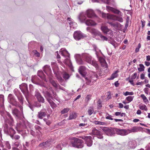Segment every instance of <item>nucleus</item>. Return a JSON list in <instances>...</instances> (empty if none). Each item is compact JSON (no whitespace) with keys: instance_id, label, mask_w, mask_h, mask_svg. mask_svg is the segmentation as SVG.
Wrapping results in <instances>:
<instances>
[{"instance_id":"obj_50","label":"nucleus","mask_w":150,"mask_h":150,"mask_svg":"<svg viewBox=\"0 0 150 150\" xmlns=\"http://www.w3.org/2000/svg\"><path fill=\"white\" fill-rule=\"evenodd\" d=\"M18 110L16 109H15L13 111V113H14L17 116H18V113L17 112H18Z\"/></svg>"},{"instance_id":"obj_33","label":"nucleus","mask_w":150,"mask_h":150,"mask_svg":"<svg viewBox=\"0 0 150 150\" xmlns=\"http://www.w3.org/2000/svg\"><path fill=\"white\" fill-rule=\"evenodd\" d=\"M134 97V96H129L126 97V100L128 101V103L131 102Z\"/></svg>"},{"instance_id":"obj_53","label":"nucleus","mask_w":150,"mask_h":150,"mask_svg":"<svg viewBox=\"0 0 150 150\" xmlns=\"http://www.w3.org/2000/svg\"><path fill=\"white\" fill-rule=\"evenodd\" d=\"M129 82L132 85L134 86V81L133 80H129Z\"/></svg>"},{"instance_id":"obj_56","label":"nucleus","mask_w":150,"mask_h":150,"mask_svg":"<svg viewBox=\"0 0 150 150\" xmlns=\"http://www.w3.org/2000/svg\"><path fill=\"white\" fill-rule=\"evenodd\" d=\"M119 107L120 108H122L123 107V105L121 103H119Z\"/></svg>"},{"instance_id":"obj_25","label":"nucleus","mask_w":150,"mask_h":150,"mask_svg":"<svg viewBox=\"0 0 150 150\" xmlns=\"http://www.w3.org/2000/svg\"><path fill=\"white\" fill-rule=\"evenodd\" d=\"M117 72L118 71H116L114 73L112 74L110 77L108 79L109 80H112L115 78L117 77L118 76Z\"/></svg>"},{"instance_id":"obj_41","label":"nucleus","mask_w":150,"mask_h":150,"mask_svg":"<svg viewBox=\"0 0 150 150\" xmlns=\"http://www.w3.org/2000/svg\"><path fill=\"white\" fill-rule=\"evenodd\" d=\"M91 98V96L90 95H88L86 96L85 98V100L87 101H88L90 100Z\"/></svg>"},{"instance_id":"obj_40","label":"nucleus","mask_w":150,"mask_h":150,"mask_svg":"<svg viewBox=\"0 0 150 150\" xmlns=\"http://www.w3.org/2000/svg\"><path fill=\"white\" fill-rule=\"evenodd\" d=\"M63 78L65 79H67L69 77V74H68L67 73L65 72L63 75Z\"/></svg>"},{"instance_id":"obj_1","label":"nucleus","mask_w":150,"mask_h":150,"mask_svg":"<svg viewBox=\"0 0 150 150\" xmlns=\"http://www.w3.org/2000/svg\"><path fill=\"white\" fill-rule=\"evenodd\" d=\"M79 18L81 22H85V24L87 25L94 26L97 25V23L93 21L90 19H87L83 13L80 14Z\"/></svg>"},{"instance_id":"obj_42","label":"nucleus","mask_w":150,"mask_h":150,"mask_svg":"<svg viewBox=\"0 0 150 150\" xmlns=\"http://www.w3.org/2000/svg\"><path fill=\"white\" fill-rule=\"evenodd\" d=\"M44 120L46 122V124L48 125H50L51 123V121L49 120H47L46 119H44Z\"/></svg>"},{"instance_id":"obj_14","label":"nucleus","mask_w":150,"mask_h":150,"mask_svg":"<svg viewBox=\"0 0 150 150\" xmlns=\"http://www.w3.org/2000/svg\"><path fill=\"white\" fill-rule=\"evenodd\" d=\"M86 14L88 17L90 18L96 16L93 11L91 9L88 10L86 11Z\"/></svg>"},{"instance_id":"obj_54","label":"nucleus","mask_w":150,"mask_h":150,"mask_svg":"<svg viewBox=\"0 0 150 150\" xmlns=\"http://www.w3.org/2000/svg\"><path fill=\"white\" fill-rule=\"evenodd\" d=\"M145 64L147 66H149L150 64V63L149 62H145Z\"/></svg>"},{"instance_id":"obj_38","label":"nucleus","mask_w":150,"mask_h":150,"mask_svg":"<svg viewBox=\"0 0 150 150\" xmlns=\"http://www.w3.org/2000/svg\"><path fill=\"white\" fill-rule=\"evenodd\" d=\"M93 112V109L92 108H91L88 110V112L89 115H91Z\"/></svg>"},{"instance_id":"obj_23","label":"nucleus","mask_w":150,"mask_h":150,"mask_svg":"<svg viewBox=\"0 0 150 150\" xmlns=\"http://www.w3.org/2000/svg\"><path fill=\"white\" fill-rule=\"evenodd\" d=\"M141 97L142 98L144 102L146 104L149 103V101L146 97L144 94H141Z\"/></svg>"},{"instance_id":"obj_21","label":"nucleus","mask_w":150,"mask_h":150,"mask_svg":"<svg viewBox=\"0 0 150 150\" xmlns=\"http://www.w3.org/2000/svg\"><path fill=\"white\" fill-rule=\"evenodd\" d=\"M75 57L78 64H81L83 63V62L81 59L80 55L76 54L75 55Z\"/></svg>"},{"instance_id":"obj_32","label":"nucleus","mask_w":150,"mask_h":150,"mask_svg":"<svg viewBox=\"0 0 150 150\" xmlns=\"http://www.w3.org/2000/svg\"><path fill=\"white\" fill-rule=\"evenodd\" d=\"M139 66V67L138 68V70L139 71H142L144 70L145 67L143 64H140Z\"/></svg>"},{"instance_id":"obj_34","label":"nucleus","mask_w":150,"mask_h":150,"mask_svg":"<svg viewBox=\"0 0 150 150\" xmlns=\"http://www.w3.org/2000/svg\"><path fill=\"white\" fill-rule=\"evenodd\" d=\"M123 95L125 96H127V95H133L134 94V93L132 91V92H128L126 91L125 93H123Z\"/></svg>"},{"instance_id":"obj_24","label":"nucleus","mask_w":150,"mask_h":150,"mask_svg":"<svg viewBox=\"0 0 150 150\" xmlns=\"http://www.w3.org/2000/svg\"><path fill=\"white\" fill-rule=\"evenodd\" d=\"M38 75L42 79H44L46 81H47L45 79V76L43 74L42 71H39L38 73Z\"/></svg>"},{"instance_id":"obj_5","label":"nucleus","mask_w":150,"mask_h":150,"mask_svg":"<svg viewBox=\"0 0 150 150\" xmlns=\"http://www.w3.org/2000/svg\"><path fill=\"white\" fill-rule=\"evenodd\" d=\"M90 32L93 34L95 35H99L103 40H107V38L105 36H103L100 33L95 29H92Z\"/></svg>"},{"instance_id":"obj_18","label":"nucleus","mask_w":150,"mask_h":150,"mask_svg":"<svg viewBox=\"0 0 150 150\" xmlns=\"http://www.w3.org/2000/svg\"><path fill=\"white\" fill-rule=\"evenodd\" d=\"M35 95L39 101L42 103H43L44 102V99L41 96L40 93H39L38 92H36Z\"/></svg>"},{"instance_id":"obj_20","label":"nucleus","mask_w":150,"mask_h":150,"mask_svg":"<svg viewBox=\"0 0 150 150\" xmlns=\"http://www.w3.org/2000/svg\"><path fill=\"white\" fill-rule=\"evenodd\" d=\"M139 127H134L130 129H127L128 134L131 133L137 132L139 130Z\"/></svg>"},{"instance_id":"obj_19","label":"nucleus","mask_w":150,"mask_h":150,"mask_svg":"<svg viewBox=\"0 0 150 150\" xmlns=\"http://www.w3.org/2000/svg\"><path fill=\"white\" fill-rule=\"evenodd\" d=\"M107 9L108 11H110L115 14H120V12L118 10L110 6H107Z\"/></svg>"},{"instance_id":"obj_63","label":"nucleus","mask_w":150,"mask_h":150,"mask_svg":"<svg viewBox=\"0 0 150 150\" xmlns=\"http://www.w3.org/2000/svg\"><path fill=\"white\" fill-rule=\"evenodd\" d=\"M146 147L147 148V150H150V143L148 144Z\"/></svg>"},{"instance_id":"obj_7","label":"nucleus","mask_w":150,"mask_h":150,"mask_svg":"<svg viewBox=\"0 0 150 150\" xmlns=\"http://www.w3.org/2000/svg\"><path fill=\"white\" fill-rule=\"evenodd\" d=\"M92 134L96 135L99 139H102L103 137L101 135L100 132L95 128L92 129Z\"/></svg>"},{"instance_id":"obj_11","label":"nucleus","mask_w":150,"mask_h":150,"mask_svg":"<svg viewBox=\"0 0 150 150\" xmlns=\"http://www.w3.org/2000/svg\"><path fill=\"white\" fill-rule=\"evenodd\" d=\"M74 38L76 40H79L83 37L82 33L80 31H76L74 35Z\"/></svg>"},{"instance_id":"obj_46","label":"nucleus","mask_w":150,"mask_h":150,"mask_svg":"<svg viewBox=\"0 0 150 150\" xmlns=\"http://www.w3.org/2000/svg\"><path fill=\"white\" fill-rule=\"evenodd\" d=\"M12 97V96L11 94H10L9 95L8 97V99H9V101L11 102H12L11 99Z\"/></svg>"},{"instance_id":"obj_22","label":"nucleus","mask_w":150,"mask_h":150,"mask_svg":"<svg viewBox=\"0 0 150 150\" xmlns=\"http://www.w3.org/2000/svg\"><path fill=\"white\" fill-rule=\"evenodd\" d=\"M51 144L50 141H47L45 142H43L42 144H40L39 145L41 146H44L45 147H49Z\"/></svg>"},{"instance_id":"obj_4","label":"nucleus","mask_w":150,"mask_h":150,"mask_svg":"<svg viewBox=\"0 0 150 150\" xmlns=\"http://www.w3.org/2000/svg\"><path fill=\"white\" fill-rule=\"evenodd\" d=\"M86 61L88 62L91 64L95 67L96 69L98 68V65L96 62L92 59L91 57L90 56H87L86 58Z\"/></svg>"},{"instance_id":"obj_12","label":"nucleus","mask_w":150,"mask_h":150,"mask_svg":"<svg viewBox=\"0 0 150 150\" xmlns=\"http://www.w3.org/2000/svg\"><path fill=\"white\" fill-rule=\"evenodd\" d=\"M103 130L108 136H112L114 134V131L112 129H110L108 127H104Z\"/></svg>"},{"instance_id":"obj_59","label":"nucleus","mask_w":150,"mask_h":150,"mask_svg":"<svg viewBox=\"0 0 150 150\" xmlns=\"http://www.w3.org/2000/svg\"><path fill=\"white\" fill-rule=\"evenodd\" d=\"M121 114V112H115V115L116 116L120 115Z\"/></svg>"},{"instance_id":"obj_39","label":"nucleus","mask_w":150,"mask_h":150,"mask_svg":"<svg viewBox=\"0 0 150 150\" xmlns=\"http://www.w3.org/2000/svg\"><path fill=\"white\" fill-rule=\"evenodd\" d=\"M69 110V108H65L63 110L61 111V113L62 114H64L68 112Z\"/></svg>"},{"instance_id":"obj_8","label":"nucleus","mask_w":150,"mask_h":150,"mask_svg":"<svg viewBox=\"0 0 150 150\" xmlns=\"http://www.w3.org/2000/svg\"><path fill=\"white\" fill-rule=\"evenodd\" d=\"M20 88L22 92L26 95H27L28 93V90L26 84L23 83L20 86Z\"/></svg>"},{"instance_id":"obj_44","label":"nucleus","mask_w":150,"mask_h":150,"mask_svg":"<svg viewBox=\"0 0 150 150\" xmlns=\"http://www.w3.org/2000/svg\"><path fill=\"white\" fill-rule=\"evenodd\" d=\"M108 14V13H102V17L104 18H107Z\"/></svg>"},{"instance_id":"obj_64","label":"nucleus","mask_w":150,"mask_h":150,"mask_svg":"<svg viewBox=\"0 0 150 150\" xmlns=\"http://www.w3.org/2000/svg\"><path fill=\"white\" fill-rule=\"evenodd\" d=\"M146 60L148 61H149L150 60V56L149 55L147 56Z\"/></svg>"},{"instance_id":"obj_29","label":"nucleus","mask_w":150,"mask_h":150,"mask_svg":"<svg viewBox=\"0 0 150 150\" xmlns=\"http://www.w3.org/2000/svg\"><path fill=\"white\" fill-rule=\"evenodd\" d=\"M50 81L51 83L52 86L56 88H57L59 87V85L57 84L53 80H50Z\"/></svg>"},{"instance_id":"obj_60","label":"nucleus","mask_w":150,"mask_h":150,"mask_svg":"<svg viewBox=\"0 0 150 150\" xmlns=\"http://www.w3.org/2000/svg\"><path fill=\"white\" fill-rule=\"evenodd\" d=\"M139 121V120L138 119H135L133 120V122H136Z\"/></svg>"},{"instance_id":"obj_9","label":"nucleus","mask_w":150,"mask_h":150,"mask_svg":"<svg viewBox=\"0 0 150 150\" xmlns=\"http://www.w3.org/2000/svg\"><path fill=\"white\" fill-rule=\"evenodd\" d=\"M117 134L122 136L126 135L128 134L127 130L117 129L116 130Z\"/></svg>"},{"instance_id":"obj_2","label":"nucleus","mask_w":150,"mask_h":150,"mask_svg":"<svg viewBox=\"0 0 150 150\" xmlns=\"http://www.w3.org/2000/svg\"><path fill=\"white\" fill-rule=\"evenodd\" d=\"M71 144L73 146L78 148H81L83 145V141L78 138H74L72 140Z\"/></svg>"},{"instance_id":"obj_48","label":"nucleus","mask_w":150,"mask_h":150,"mask_svg":"<svg viewBox=\"0 0 150 150\" xmlns=\"http://www.w3.org/2000/svg\"><path fill=\"white\" fill-rule=\"evenodd\" d=\"M141 23L142 24V27L143 28L145 24V22L144 21L142 20Z\"/></svg>"},{"instance_id":"obj_15","label":"nucleus","mask_w":150,"mask_h":150,"mask_svg":"<svg viewBox=\"0 0 150 150\" xmlns=\"http://www.w3.org/2000/svg\"><path fill=\"white\" fill-rule=\"evenodd\" d=\"M43 70L48 76H51V71L50 67L48 65L45 66L43 68Z\"/></svg>"},{"instance_id":"obj_13","label":"nucleus","mask_w":150,"mask_h":150,"mask_svg":"<svg viewBox=\"0 0 150 150\" xmlns=\"http://www.w3.org/2000/svg\"><path fill=\"white\" fill-rule=\"evenodd\" d=\"M110 24L112 28H113L114 30H116L121 28V25L117 22L113 23L112 22H108Z\"/></svg>"},{"instance_id":"obj_43","label":"nucleus","mask_w":150,"mask_h":150,"mask_svg":"<svg viewBox=\"0 0 150 150\" xmlns=\"http://www.w3.org/2000/svg\"><path fill=\"white\" fill-rule=\"evenodd\" d=\"M137 73H135L131 77V78L132 79H135L137 77Z\"/></svg>"},{"instance_id":"obj_61","label":"nucleus","mask_w":150,"mask_h":150,"mask_svg":"<svg viewBox=\"0 0 150 150\" xmlns=\"http://www.w3.org/2000/svg\"><path fill=\"white\" fill-rule=\"evenodd\" d=\"M56 54H57V57L58 58H60V55L59 54H58V51H57L56 52Z\"/></svg>"},{"instance_id":"obj_3","label":"nucleus","mask_w":150,"mask_h":150,"mask_svg":"<svg viewBox=\"0 0 150 150\" xmlns=\"http://www.w3.org/2000/svg\"><path fill=\"white\" fill-rule=\"evenodd\" d=\"M100 29L104 34H108L110 36L112 35L113 34V32L111 30L103 24H102Z\"/></svg>"},{"instance_id":"obj_35","label":"nucleus","mask_w":150,"mask_h":150,"mask_svg":"<svg viewBox=\"0 0 150 150\" xmlns=\"http://www.w3.org/2000/svg\"><path fill=\"white\" fill-rule=\"evenodd\" d=\"M4 96L2 95H0V104L3 105L4 102Z\"/></svg>"},{"instance_id":"obj_17","label":"nucleus","mask_w":150,"mask_h":150,"mask_svg":"<svg viewBox=\"0 0 150 150\" xmlns=\"http://www.w3.org/2000/svg\"><path fill=\"white\" fill-rule=\"evenodd\" d=\"M59 53L62 55V56L65 57H69V54L67 51L64 48L61 49L59 51Z\"/></svg>"},{"instance_id":"obj_49","label":"nucleus","mask_w":150,"mask_h":150,"mask_svg":"<svg viewBox=\"0 0 150 150\" xmlns=\"http://www.w3.org/2000/svg\"><path fill=\"white\" fill-rule=\"evenodd\" d=\"M144 90L145 93L147 94H148L149 89L147 88H145Z\"/></svg>"},{"instance_id":"obj_26","label":"nucleus","mask_w":150,"mask_h":150,"mask_svg":"<svg viewBox=\"0 0 150 150\" xmlns=\"http://www.w3.org/2000/svg\"><path fill=\"white\" fill-rule=\"evenodd\" d=\"M77 115L76 113L74 112H72L70 115L69 120H72L76 118Z\"/></svg>"},{"instance_id":"obj_52","label":"nucleus","mask_w":150,"mask_h":150,"mask_svg":"<svg viewBox=\"0 0 150 150\" xmlns=\"http://www.w3.org/2000/svg\"><path fill=\"white\" fill-rule=\"evenodd\" d=\"M145 75L144 74H142L141 75L140 78L142 79H144Z\"/></svg>"},{"instance_id":"obj_58","label":"nucleus","mask_w":150,"mask_h":150,"mask_svg":"<svg viewBox=\"0 0 150 150\" xmlns=\"http://www.w3.org/2000/svg\"><path fill=\"white\" fill-rule=\"evenodd\" d=\"M143 82L141 81V82H139L137 83L136 85H142Z\"/></svg>"},{"instance_id":"obj_6","label":"nucleus","mask_w":150,"mask_h":150,"mask_svg":"<svg viewBox=\"0 0 150 150\" xmlns=\"http://www.w3.org/2000/svg\"><path fill=\"white\" fill-rule=\"evenodd\" d=\"M81 138L85 141L86 144L88 146H91L93 142L91 136L82 137Z\"/></svg>"},{"instance_id":"obj_31","label":"nucleus","mask_w":150,"mask_h":150,"mask_svg":"<svg viewBox=\"0 0 150 150\" xmlns=\"http://www.w3.org/2000/svg\"><path fill=\"white\" fill-rule=\"evenodd\" d=\"M139 108L142 110H144L145 111H147L148 110L146 106L144 104L139 105Z\"/></svg>"},{"instance_id":"obj_36","label":"nucleus","mask_w":150,"mask_h":150,"mask_svg":"<svg viewBox=\"0 0 150 150\" xmlns=\"http://www.w3.org/2000/svg\"><path fill=\"white\" fill-rule=\"evenodd\" d=\"M99 61L100 62L102 63L103 64L105 65L106 64V63L105 59L102 57H100L99 59Z\"/></svg>"},{"instance_id":"obj_30","label":"nucleus","mask_w":150,"mask_h":150,"mask_svg":"<svg viewBox=\"0 0 150 150\" xmlns=\"http://www.w3.org/2000/svg\"><path fill=\"white\" fill-rule=\"evenodd\" d=\"M46 113L44 112L41 111L38 113V117L42 119L43 117H45L46 115Z\"/></svg>"},{"instance_id":"obj_51","label":"nucleus","mask_w":150,"mask_h":150,"mask_svg":"<svg viewBox=\"0 0 150 150\" xmlns=\"http://www.w3.org/2000/svg\"><path fill=\"white\" fill-rule=\"evenodd\" d=\"M57 78L59 81H62V79L60 76H57Z\"/></svg>"},{"instance_id":"obj_47","label":"nucleus","mask_w":150,"mask_h":150,"mask_svg":"<svg viewBox=\"0 0 150 150\" xmlns=\"http://www.w3.org/2000/svg\"><path fill=\"white\" fill-rule=\"evenodd\" d=\"M106 118L110 120H112L113 119L111 115H108V116L106 117Z\"/></svg>"},{"instance_id":"obj_10","label":"nucleus","mask_w":150,"mask_h":150,"mask_svg":"<svg viewBox=\"0 0 150 150\" xmlns=\"http://www.w3.org/2000/svg\"><path fill=\"white\" fill-rule=\"evenodd\" d=\"M50 93H50H49L48 92L46 91L45 93V97L47 99L48 101L50 103L51 107L53 108L55 106V104L52 102H51L49 99L51 98L52 94Z\"/></svg>"},{"instance_id":"obj_37","label":"nucleus","mask_w":150,"mask_h":150,"mask_svg":"<svg viewBox=\"0 0 150 150\" xmlns=\"http://www.w3.org/2000/svg\"><path fill=\"white\" fill-rule=\"evenodd\" d=\"M115 20L120 22H122L123 21V19L120 16L119 17H116Z\"/></svg>"},{"instance_id":"obj_45","label":"nucleus","mask_w":150,"mask_h":150,"mask_svg":"<svg viewBox=\"0 0 150 150\" xmlns=\"http://www.w3.org/2000/svg\"><path fill=\"white\" fill-rule=\"evenodd\" d=\"M33 52L35 54V55L38 57H39L40 56V54L37 52L36 50L33 51Z\"/></svg>"},{"instance_id":"obj_27","label":"nucleus","mask_w":150,"mask_h":150,"mask_svg":"<svg viewBox=\"0 0 150 150\" xmlns=\"http://www.w3.org/2000/svg\"><path fill=\"white\" fill-rule=\"evenodd\" d=\"M116 18V16L113 15L108 14V16L107 18L109 20H115Z\"/></svg>"},{"instance_id":"obj_16","label":"nucleus","mask_w":150,"mask_h":150,"mask_svg":"<svg viewBox=\"0 0 150 150\" xmlns=\"http://www.w3.org/2000/svg\"><path fill=\"white\" fill-rule=\"evenodd\" d=\"M86 69L85 67L83 66L81 67L79 69V72L83 76H85L86 74Z\"/></svg>"},{"instance_id":"obj_55","label":"nucleus","mask_w":150,"mask_h":150,"mask_svg":"<svg viewBox=\"0 0 150 150\" xmlns=\"http://www.w3.org/2000/svg\"><path fill=\"white\" fill-rule=\"evenodd\" d=\"M115 85L116 87H118L119 85V83L118 81H116L115 83Z\"/></svg>"},{"instance_id":"obj_28","label":"nucleus","mask_w":150,"mask_h":150,"mask_svg":"<svg viewBox=\"0 0 150 150\" xmlns=\"http://www.w3.org/2000/svg\"><path fill=\"white\" fill-rule=\"evenodd\" d=\"M64 62L65 63V64L67 65H68L69 66V67L72 70L73 69L72 67L71 64V62H70V61L69 59H67L65 60H64Z\"/></svg>"},{"instance_id":"obj_62","label":"nucleus","mask_w":150,"mask_h":150,"mask_svg":"<svg viewBox=\"0 0 150 150\" xmlns=\"http://www.w3.org/2000/svg\"><path fill=\"white\" fill-rule=\"evenodd\" d=\"M86 125L84 123H81L79 124V126L80 127H81V126H85Z\"/></svg>"},{"instance_id":"obj_57","label":"nucleus","mask_w":150,"mask_h":150,"mask_svg":"<svg viewBox=\"0 0 150 150\" xmlns=\"http://www.w3.org/2000/svg\"><path fill=\"white\" fill-rule=\"evenodd\" d=\"M141 113V111L139 110H138L137 112V114L138 115H140Z\"/></svg>"}]
</instances>
